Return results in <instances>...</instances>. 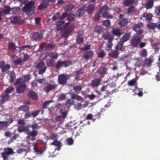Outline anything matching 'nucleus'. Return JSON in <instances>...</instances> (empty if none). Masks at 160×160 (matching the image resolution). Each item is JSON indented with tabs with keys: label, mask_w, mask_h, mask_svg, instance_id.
<instances>
[{
	"label": "nucleus",
	"mask_w": 160,
	"mask_h": 160,
	"mask_svg": "<svg viewBox=\"0 0 160 160\" xmlns=\"http://www.w3.org/2000/svg\"><path fill=\"white\" fill-rule=\"evenodd\" d=\"M64 23L65 22L62 21L58 22L56 24L57 25V28L58 30H61L63 26Z\"/></svg>",
	"instance_id": "35"
},
{
	"label": "nucleus",
	"mask_w": 160,
	"mask_h": 160,
	"mask_svg": "<svg viewBox=\"0 0 160 160\" xmlns=\"http://www.w3.org/2000/svg\"><path fill=\"white\" fill-rule=\"evenodd\" d=\"M47 67H44L43 68L39 69L38 74L41 75L44 73L47 69Z\"/></svg>",
	"instance_id": "57"
},
{
	"label": "nucleus",
	"mask_w": 160,
	"mask_h": 160,
	"mask_svg": "<svg viewBox=\"0 0 160 160\" xmlns=\"http://www.w3.org/2000/svg\"><path fill=\"white\" fill-rule=\"evenodd\" d=\"M153 3L151 2L148 1L145 4V8L147 9H148L151 8L153 6Z\"/></svg>",
	"instance_id": "47"
},
{
	"label": "nucleus",
	"mask_w": 160,
	"mask_h": 160,
	"mask_svg": "<svg viewBox=\"0 0 160 160\" xmlns=\"http://www.w3.org/2000/svg\"><path fill=\"white\" fill-rule=\"evenodd\" d=\"M141 24L139 23L135 24L132 27L133 30L136 32L138 35H141L143 32V30L141 28Z\"/></svg>",
	"instance_id": "10"
},
{
	"label": "nucleus",
	"mask_w": 160,
	"mask_h": 160,
	"mask_svg": "<svg viewBox=\"0 0 160 160\" xmlns=\"http://www.w3.org/2000/svg\"><path fill=\"white\" fill-rule=\"evenodd\" d=\"M46 43H42L39 46V48L38 51H42L43 50L44 48H45Z\"/></svg>",
	"instance_id": "62"
},
{
	"label": "nucleus",
	"mask_w": 160,
	"mask_h": 160,
	"mask_svg": "<svg viewBox=\"0 0 160 160\" xmlns=\"http://www.w3.org/2000/svg\"><path fill=\"white\" fill-rule=\"evenodd\" d=\"M58 85L57 84L48 83L47 85L44 87L43 89L46 93H48L51 91H55Z\"/></svg>",
	"instance_id": "6"
},
{
	"label": "nucleus",
	"mask_w": 160,
	"mask_h": 160,
	"mask_svg": "<svg viewBox=\"0 0 160 160\" xmlns=\"http://www.w3.org/2000/svg\"><path fill=\"white\" fill-rule=\"evenodd\" d=\"M52 145H54L57 146L58 148L57 149L58 151L60 149V148L61 147V142L57 140L54 141L53 142H52L51 144Z\"/></svg>",
	"instance_id": "32"
},
{
	"label": "nucleus",
	"mask_w": 160,
	"mask_h": 160,
	"mask_svg": "<svg viewBox=\"0 0 160 160\" xmlns=\"http://www.w3.org/2000/svg\"><path fill=\"white\" fill-rule=\"evenodd\" d=\"M27 48L28 49H30L31 48V46L28 45H23L21 47H19V51L21 52L23 50L24 48Z\"/></svg>",
	"instance_id": "61"
},
{
	"label": "nucleus",
	"mask_w": 160,
	"mask_h": 160,
	"mask_svg": "<svg viewBox=\"0 0 160 160\" xmlns=\"http://www.w3.org/2000/svg\"><path fill=\"white\" fill-rule=\"evenodd\" d=\"M101 81L100 78H96L92 80L90 85L93 88H97Z\"/></svg>",
	"instance_id": "14"
},
{
	"label": "nucleus",
	"mask_w": 160,
	"mask_h": 160,
	"mask_svg": "<svg viewBox=\"0 0 160 160\" xmlns=\"http://www.w3.org/2000/svg\"><path fill=\"white\" fill-rule=\"evenodd\" d=\"M102 14L103 18L112 19L113 18V16L110 15L107 11H105L104 13H103Z\"/></svg>",
	"instance_id": "39"
},
{
	"label": "nucleus",
	"mask_w": 160,
	"mask_h": 160,
	"mask_svg": "<svg viewBox=\"0 0 160 160\" xmlns=\"http://www.w3.org/2000/svg\"><path fill=\"white\" fill-rule=\"evenodd\" d=\"M112 45L113 43L112 41H108L105 45V49L107 51H109L111 50L112 49Z\"/></svg>",
	"instance_id": "27"
},
{
	"label": "nucleus",
	"mask_w": 160,
	"mask_h": 160,
	"mask_svg": "<svg viewBox=\"0 0 160 160\" xmlns=\"http://www.w3.org/2000/svg\"><path fill=\"white\" fill-rule=\"evenodd\" d=\"M71 98L72 99H76L78 101L82 100V98L81 96L73 94H72Z\"/></svg>",
	"instance_id": "43"
},
{
	"label": "nucleus",
	"mask_w": 160,
	"mask_h": 160,
	"mask_svg": "<svg viewBox=\"0 0 160 160\" xmlns=\"http://www.w3.org/2000/svg\"><path fill=\"white\" fill-rule=\"evenodd\" d=\"M83 41V38L82 37H81L79 35L77 39V43L79 44L82 43Z\"/></svg>",
	"instance_id": "59"
},
{
	"label": "nucleus",
	"mask_w": 160,
	"mask_h": 160,
	"mask_svg": "<svg viewBox=\"0 0 160 160\" xmlns=\"http://www.w3.org/2000/svg\"><path fill=\"white\" fill-rule=\"evenodd\" d=\"M106 52L103 51L101 50L98 54V58H103L106 55Z\"/></svg>",
	"instance_id": "50"
},
{
	"label": "nucleus",
	"mask_w": 160,
	"mask_h": 160,
	"mask_svg": "<svg viewBox=\"0 0 160 160\" xmlns=\"http://www.w3.org/2000/svg\"><path fill=\"white\" fill-rule=\"evenodd\" d=\"M130 36L131 34L130 33H126L122 37L120 41L124 43L129 40Z\"/></svg>",
	"instance_id": "21"
},
{
	"label": "nucleus",
	"mask_w": 160,
	"mask_h": 160,
	"mask_svg": "<svg viewBox=\"0 0 160 160\" xmlns=\"http://www.w3.org/2000/svg\"><path fill=\"white\" fill-rule=\"evenodd\" d=\"M82 87L80 85L74 86L73 87V89L76 92L80 91L82 90Z\"/></svg>",
	"instance_id": "58"
},
{
	"label": "nucleus",
	"mask_w": 160,
	"mask_h": 160,
	"mask_svg": "<svg viewBox=\"0 0 160 160\" xmlns=\"http://www.w3.org/2000/svg\"><path fill=\"white\" fill-rule=\"evenodd\" d=\"M108 69L104 67H101L97 71L98 74L100 75H103L106 73Z\"/></svg>",
	"instance_id": "26"
},
{
	"label": "nucleus",
	"mask_w": 160,
	"mask_h": 160,
	"mask_svg": "<svg viewBox=\"0 0 160 160\" xmlns=\"http://www.w3.org/2000/svg\"><path fill=\"white\" fill-rule=\"evenodd\" d=\"M10 68V65L9 64H5L4 61H0V69L1 72H4L8 71Z\"/></svg>",
	"instance_id": "11"
},
{
	"label": "nucleus",
	"mask_w": 160,
	"mask_h": 160,
	"mask_svg": "<svg viewBox=\"0 0 160 160\" xmlns=\"http://www.w3.org/2000/svg\"><path fill=\"white\" fill-rule=\"evenodd\" d=\"M84 72V70L82 68H80L78 70L75 71L74 73L75 74L74 75L75 77L74 79L77 80H79L80 76L83 75Z\"/></svg>",
	"instance_id": "13"
},
{
	"label": "nucleus",
	"mask_w": 160,
	"mask_h": 160,
	"mask_svg": "<svg viewBox=\"0 0 160 160\" xmlns=\"http://www.w3.org/2000/svg\"><path fill=\"white\" fill-rule=\"evenodd\" d=\"M128 19L126 18H123L122 20H120L118 23V24L121 27L125 26L128 24Z\"/></svg>",
	"instance_id": "30"
},
{
	"label": "nucleus",
	"mask_w": 160,
	"mask_h": 160,
	"mask_svg": "<svg viewBox=\"0 0 160 160\" xmlns=\"http://www.w3.org/2000/svg\"><path fill=\"white\" fill-rule=\"evenodd\" d=\"M94 8V5L90 4L87 7V11L89 14H91L93 11Z\"/></svg>",
	"instance_id": "37"
},
{
	"label": "nucleus",
	"mask_w": 160,
	"mask_h": 160,
	"mask_svg": "<svg viewBox=\"0 0 160 160\" xmlns=\"http://www.w3.org/2000/svg\"><path fill=\"white\" fill-rule=\"evenodd\" d=\"M46 63L48 67H52L55 64V61L53 59L50 58L47 59L46 60Z\"/></svg>",
	"instance_id": "25"
},
{
	"label": "nucleus",
	"mask_w": 160,
	"mask_h": 160,
	"mask_svg": "<svg viewBox=\"0 0 160 160\" xmlns=\"http://www.w3.org/2000/svg\"><path fill=\"white\" fill-rule=\"evenodd\" d=\"M72 64L71 61L68 60L61 61V60L59 59L57 62L55 67L57 69H59L62 67L66 68Z\"/></svg>",
	"instance_id": "4"
},
{
	"label": "nucleus",
	"mask_w": 160,
	"mask_h": 160,
	"mask_svg": "<svg viewBox=\"0 0 160 160\" xmlns=\"http://www.w3.org/2000/svg\"><path fill=\"white\" fill-rule=\"evenodd\" d=\"M141 40V38L138 36H136L132 38L131 41V44L134 47H137L139 44Z\"/></svg>",
	"instance_id": "9"
},
{
	"label": "nucleus",
	"mask_w": 160,
	"mask_h": 160,
	"mask_svg": "<svg viewBox=\"0 0 160 160\" xmlns=\"http://www.w3.org/2000/svg\"><path fill=\"white\" fill-rule=\"evenodd\" d=\"M109 8L106 5H104L101 7L100 10V13L102 14L103 13H104L105 11L108 10Z\"/></svg>",
	"instance_id": "56"
},
{
	"label": "nucleus",
	"mask_w": 160,
	"mask_h": 160,
	"mask_svg": "<svg viewBox=\"0 0 160 160\" xmlns=\"http://www.w3.org/2000/svg\"><path fill=\"white\" fill-rule=\"evenodd\" d=\"M74 19V17H73V15L72 14H70L68 15L67 19L68 20V22L66 23L65 26L66 27L68 26L69 23V22L73 20Z\"/></svg>",
	"instance_id": "44"
},
{
	"label": "nucleus",
	"mask_w": 160,
	"mask_h": 160,
	"mask_svg": "<svg viewBox=\"0 0 160 160\" xmlns=\"http://www.w3.org/2000/svg\"><path fill=\"white\" fill-rule=\"evenodd\" d=\"M55 0H42L40 4L38 6V8L39 10H42L46 8L49 5L50 2L53 3Z\"/></svg>",
	"instance_id": "7"
},
{
	"label": "nucleus",
	"mask_w": 160,
	"mask_h": 160,
	"mask_svg": "<svg viewBox=\"0 0 160 160\" xmlns=\"http://www.w3.org/2000/svg\"><path fill=\"white\" fill-rule=\"evenodd\" d=\"M143 17L145 18L147 20H151L152 18V15L150 13H144L143 14Z\"/></svg>",
	"instance_id": "48"
},
{
	"label": "nucleus",
	"mask_w": 160,
	"mask_h": 160,
	"mask_svg": "<svg viewBox=\"0 0 160 160\" xmlns=\"http://www.w3.org/2000/svg\"><path fill=\"white\" fill-rule=\"evenodd\" d=\"M86 11L85 7H83L78 9V11L75 12L76 16L78 17H80L82 16L85 13Z\"/></svg>",
	"instance_id": "18"
},
{
	"label": "nucleus",
	"mask_w": 160,
	"mask_h": 160,
	"mask_svg": "<svg viewBox=\"0 0 160 160\" xmlns=\"http://www.w3.org/2000/svg\"><path fill=\"white\" fill-rule=\"evenodd\" d=\"M10 79H9V82L11 83L13 82L16 79V75L14 72L11 73L10 75Z\"/></svg>",
	"instance_id": "46"
},
{
	"label": "nucleus",
	"mask_w": 160,
	"mask_h": 160,
	"mask_svg": "<svg viewBox=\"0 0 160 160\" xmlns=\"http://www.w3.org/2000/svg\"><path fill=\"white\" fill-rule=\"evenodd\" d=\"M29 127L31 128L32 130L30 131L28 127L24 126H19L18 128V130L19 133L24 132L27 135L26 137L27 139H30L32 141H34L36 139V137L38 134V131L36 129H38L40 127L38 124L37 123H34L30 125Z\"/></svg>",
	"instance_id": "1"
},
{
	"label": "nucleus",
	"mask_w": 160,
	"mask_h": 160,
	"mask_svg": "<svg viewBox=\"0 0 160 160\" xmlns=\"http://www.w3.org/2000/svg\"><path fill=\"white\" fill-rule=\"evenodd\" d=\"M14 88L12 86L9 87L5 91V94H8L12 93L14 90Z\"/></svg>",
	"instance_id": "40"
},
{
	"label": "nucleus",
	"mask_w": 160,
	"mask_h": 160,
	"mask_svg": "<svg viewBox=\"0 0 160 160\" xmlns=\"http://www.w3.org/2000/svg\"><path fill=\"white\" fill-rule=\"evenodd\" d=\"M24 79L23 80V82L25 83L28 82L31 78V76L29 74L24 75L23 76Z\"/></svg>",
	"instance_id": "41"
},
{
	"label": "nucleus",
	"mask_w": 160,
	"mask_h": 160,
	"mask_svg": "<svg viewBox=\"0 0 160 160\" xmlns=\"http://www.w3.org/2000/svg\"><path fill=\"white\" fill-rule=\"evenodd\" d=\"M43 38V37L42 33L36 32L33 34L32 38L33 40L35 41H38L41 40Z\"/></svg>",
	"instance_id": "16"
},
{
	"label": "nucleus",
	"mask_w": 160,
	"mask_h": 160,
	"mask_svg": "<svg viewBox=\"0 0 160 160\" xmlns=\"http://www.w3.org/2000/svg\"><path fill=\"white\" fill-rule=\"evenodd\" d=\"M136 11L135 7L133 6H131L128 8L127 11V13L129 14L135 12Z\"/></svg>",
	"instance_id": "29"
},
{
	"label": "nucleus",
	"mask_w": 160,
	"mask_h": 160,
	"mask_svg": "<svg viewBox=\"0 0 160 160\" xmlns=\"http://www.w3.org/2000/svg\"><path fill=\"white\" fill-rule=\"evenodd\" d=\"M123 43L122 42H121V41H120L116 45L115 48V50H117V51L122 50L123 47Z\"/></svg>",
	"instance_id": "34"
},
{
	"label": "nucleus",
	"mask_w": 160,
	"mask_h": 160,
	"mask_svg": "<svg viewBox=\"0 0 160 160\" xmlns=\"http://www.w3.org/2000/svg\"><path fill=\"white\" fill-rule=\"evenodd\" d=\"M34 5V2L31 1L25 4L22 9V11L28 15H31L34 12L35 8Z\"/></svg>",
	"instance_id": "2"
},
{
	"label": "nucleus",
	"mask_w": 160,
	"mask_h": 160,
	"mask_svg": "<svg viewBox=\"0 0 160 160\" xmlns=\"http://www.w3.org/2000/svg\"><path fill=\"white\" fill-rule=\"evenodd\" d=\"M103 37L105 40L108 41H112L114 40L113 36L110 34L103 35Z\"/></svg>",
	"instance_id": "31"
},
{
	"label": "nucleus",
	"mask_w": 160,
	"mask_h": 160,
	"mask_svg": "<svg viewBox=\"0 0 160 160\" xmlns=\"http://www.w3.org/2000/svg\"><path fill=\"white\" fill-rule=\"evenodd\" d=\"M119 53V52L117 50H113L108 53V55L109 57L117 59L118 58Z\"/></svg>",
	"instance_id": "17"
},
{
	"label": "nucleus",
	"mask_w": 160,
	"mask_h": 160,
	"mask_svg": "<svg viewBox=\"0 0 160 160\" xmlns=\"http://www.w3.org/2000/svg\"><path fill=\"white\" fill-rule=\"evenodd\" d=\"M94 54V52L92 51H87L85 52L84 53L83 57L87 61L93 57Z\"/></svg>",
	"instance_id": "12"
},
{
	"label": "nucleus",
	"mask_w": 160,
	"mask_h": 160,
	"mask_svg": "<svg viewBox=\"0 0 160 160\" xmlns=\"http://www.w3.org/2000/svg\"><path fill=\"white\" fill-rule=\"evenodd\" d=\"M3 12L6 14H9L10 12L11 11V8L9 6H5L3 9Z\"/></svg>",
	"instance_id": "33"
},
{
	"label": "nucleus",
	"mask_w": 160,
	"mask_h": 160,
	"mask_svg": "<svg viewBox=\"0 0 160 160\" xmlns=\"http://www.w3.org/2000/svg\"><path fill=\"white\" fill-rule=\"evenodd\" d=\"M147 55V52L146 49H142L140 52V55L142 57H144Z\"/></svg>",
	"instance_id": "54"
},
{
	"label": "nucleus",
	"mask_w": 160,
	"mask_h": 160,
	"mask_svg": "<svg viewBox=\"0 0 160 160\" xmlns=\"http://www.w3.org/2000/svg\"><path fill=\"white\" fill-rule=\"evenodd\" d=\"M52 102V100H49V101H45L43 103L42 106V108L43 109H45L46 108L48 107V106L49 105V104L51 102Z\"/></svg>",
	"instance_id": "52"
},
{
	"label": "nucleus",
	"mask_w": 160,
	"mask_h": 160,
	"mask_svg": "<svg viewBox=\"0 0 160 160\" xmlns=\"http://www.w3.org/2000/svg\"><path fill=\"white\" fill-rule=\"evenodd\" d=\"M102 24L106 27L109 26L111 24L110 21L109 20H104L102 22Z\"/></svg>",
	"instance_id": "63"
},
{
	"label": "nucleus",
	"mask_w": 160,
	"mask_h": 160,
	"mask_svg": "<svg viewBox=\"0 0 160 160\" xmlns=\"http://www.w3.org/2000/svg\"><path fill=\"white\" fill-rule=\"evenodd\" d=\"M147 27L149 29H153L156 28V23H150L148 24Z\"/></svg>",
	"instance_id": "49"
},
{
	"label": "nucleus",
	"mask_w": 160,
	"mask_h": 160,
	"mask_svg": "<svg viewBox=\"0 0 160 160\" xmlns=\"http://www.w3.org/2000/svg\"><path fill=\"white\" fill-rule=\"evenodd\" d=\"M18 110L19 111H22L24 112H27L28 111L29 108L26 105L22 106L18 108Z\"/></svg>",
	"instance_id": "38"
},
{
	"label": "nucleus",
	"mask_w": 160,
	"mask_h": 160,
	"mask_svg": "<svg viewBox=\"0 0 160 160\" xmlns=\"http://www.w3.org/2000/svg\"><path fill=\"white\" fill-rule=\"evenodd\" d=\"M153 61V60L152 58H149L148 59H146L145 60L144 63L147 66H150L152 62Z\"/></svg>",
	"instance_id": "42"
},
{
	"label": "nucleus",
	"mask_w": 160,
	"mask_h": 160,
	"mask_svg": "<svg viewBox=\"0 0 160 160\" xmlns=\"http://www.w3.org/2000/svg\"><path fill=\"white\" fill-rule=\"evenodd\" d=\"M68 79V76L64 74L59 75L58 78V83L62 85H65Z\"/></svg>",
	"instance_id": "8"
},
{
	"label": "nucleus",
	"mask_w": 160,
	"mask_h": 160,
	"mask_svg": "<svg viewBox=\"0 0 160 160\" xmlns=\"http://www.w3.org/2000/svg\"><path fill=\"white\" fill-rule=\"evenodd\" d=\"M47 56L49 57L52 59H57L58 57V55L56 52H52L49 53Z\"/></svg>",
	"instance_id": "28"
},
{
	"label": "nucleus",
	"mask_w": 160,
	"mask_h": 160,
	"mask_svg": "<svg viewBox=\"0 0 160 160\" xmlns=\"http://www.w3.org/2000/svg\"><path fill=\"white\" fill-rule=\"evenodd\" d=\"M20 10V8L19 7H14L11 8V11L13 14H15L18 12Z\"/></svg>",
	"instance_id": "55"
},
{
	"label": "nucleus",
	"mask_w": 160,
	"mask_h": 160,
	"mask_svg": "<svg viewBox=\"0 0 160 160\" xmlns=\"http://www.w3.org/2000/svg\"><path fill=\"white\" fill-rule=\"evenodd\" d=\"M27 96L29 98L34 100H36L38 98V95L37 93L32 90L29 91L27 94Z\"/></svg>",
	"instance_id": "19"
},
{
	"label": "nucleus",
	"mask_w": 160,
	"mask_h": 160,
	"mask_svg": "<svg viewBox=\"0 0 160 160\" xmlns=\"http://www.w3.org/2000/svg\"><path fill=\"white\" fill-rule=\"evenodd\" d=\"M112 32L113 35L118 37H120L122 34L120 29L118 28H113L112 30Z\"/></svg>",
	"instance_id": "24"
},
{
	"label": "nucleus",
	"mask_w": 160,
	"mask_h": 160,
	"mask_svg": "<svg viewBox=\"0 0 160 160\" xmlns=\"http://www.w3.org/2000/svg\"><path fill=\"white\" fill-rule=\"evenodd\" d=\"M1 97V98L0 100V102L2 103H3L6 102L8 101L9 100L10 96L8 94H5L2 95Z\"/></svg>",
	"instance_id": "23"
},
{
	"label": "nucleus",
	"mask_w": 160,
	"mask_h": 160,
	"mask_svg": "<svg viewBox=\"0 0 160 160\" xmlns=\"http://www.w3.org/2000/svg\"><path fill=\"white\" fill-rule=\"evenodd\" d=\"M60 13L59 12H57L55 15H53L52 18V20L53 21H55L58 19L60 17Z\"/></svg>",
	"instance_id": "60"
},
{
	"label": "nucleus",
	"mask_w": 160,
	"mask_h": 160,
	"mask_svg": "<svg viewBox=\"0 0 160 160\" xmlns=\"http://www.w3.org/2000/svg\"><path fill=\"white\" fill-rule=\"evenodd\" d=\"M155 12L157 16H159L160 15V6H158L155 8Z\"/></svg>",
	"instance_id": "64"
},
{
	"label": "nucleus",
	"mask_w": 160,
	"mask_h": 160,
	"mask_svg": "<svg viewBox=\"0 0 160 160\" xmlns=\"http://www.w3.org/2000/svg\"><path fill=\"white\" fill-rule=\"evenodd\" d=\"M74 7V5L72 4H69L66 5L65 8L64 10L66 12L71 10Z\"/></svg>",
	"instance_id": "36"
},
{
	"label": "nucleus",
	"mask_w": 160,
	"mask_h": 160,
	"mask_svg": "<svg viewBox=\"0 0 160 160\" xmlns=\"http://www.w3.org/2000/svg\"><path fill=\"white\" fill-rule=\"evenodd\" d=\"M7 123L6 121H0V129H2L4 128H7Z\"/></svg>",
	"instance_id": "53"
},
{
	"label": "nucleus",
	"mask_w": 160,
	"mask_h": 160,
	"mask_svg": "<svg viewBox=\"0 0 160 160\" xmlns=\"http://www.w3.org/2000/svg\"><path fill=\"white\" fill-rule=\"evenodd\" d=\"M45 64L44 62L41 61L38 63L37 65L36 66V68L37 69H38L42 68L44 67H45Z\"/></svg>",
	"instance_id": "45"
},
{
	"label": "nucleus",
	"mask_w": 160,
	"mask_h": 160,
	"mask_svg": "<svg viewBox=\"0 0 160 160\" xmlns=\"http://www.w3.org/2000/svg\"><path fill=\"white\" fill-rule=\"evenodd\" d=\"M4 151V152L1 153L2 157L4 160L7 159L9 155H12L14 153L12 149L11 148H5Z\"/></svg>",
	"instance_id": "5"
},
{
	"label": "nucleus",
	"mask_w": 160,
	"mask_h": 160,
	"mask_svg": "<svg viewBox=\"0 0 160 160\" xmlns=\"http://www.w3.org/2000/svg\"><path fill=\"white\" fill-rule=\"evenodd\" d=\"M21 17L20 16H16L10 18L11 22L13 24H15L20 22Z\"/></svg>",
	"instance_id": "22"
},
{
	"label": "nucleus",
	"mask_w": 160,
	"mask_h": 160,
	"mask_svg": "<svg viewBox=\"0 0 160 160\" xmlns=\"http://www.w3.org/2000/svg\"><path fill=\"white\" fill-rule=\"evenodd\" d=\"M65 27L61 32V36L65 38H68L70 33L73 31L74 26L72 25L68 27Z\"/></svg>",
	"instance_id": "3"
},
{
	"label": "nucleus",
	"mask_w": 160,
	"mask_h": 160,
	"mask_svg": "<svg viewBox=\"0 0 160 160\" xmlns=\"http://www.w3.org/2000/svg\"><path fill=\"white\" fill-rule=\"evenodd\" d=\"M27 86L23 84L19 85L16 88V91L17 93L21 94L23 92L26 90Z\"/></svg>",
	"instance_id": "15"
},
{
	"label": "nucleus",
	"mask_w": 160,
	"mask_h": 160,
	"mask_svg": "<svg viewBox=\"0 0 160 160\" xmlns=\"http://www.w3.org/2000/svg\"><path fill=\"white\" fill-rule=\"evenodd\" d=\"M135 2V0H124L122 3L125 7H128L132 6Z\"/></svg>",
	"instance_id": "20"
},
{
	"label": "nucleus",
	"mask_w": 160,
	"mask_h": 160,
	"mask_svg": "<svg viewBox=\"0 0 160 160\" xmlns=\"http://www.w3.org/2000/svg\"><path fill=\"white\" fill-rule=\"evenodd\" d=\"M136 84L137 81L135 79L129 81L128 83V85L129 86H133L136 85Z\"/></svg>",
	"instance_id": "51"
}]
</instances>
